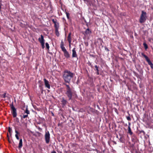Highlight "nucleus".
Instances as JSON below:
<instances>
[{
    "label": "nucleus",
    "instance_id": "38",
    "mask_svg": "<svg viewBox=\"0 0 153 153\" xmlns=\"http://www.w3.org/2000/svg\"><path fill=\"white\" fill-rule=\"evenodd\" d=\"M107 50H108V49H107Z\"/></svg>",
    "mask_w": 153,
    "mask_h": 153
},
{
    "label": "nucleus",
    "instance_id": "11",
    "mask_svg": "<svg viewBox=\"0 0 153 153\" xmlns=\"http://www.w3.org/2000/svg\"><path fill=\"white\" fill-rule=\"evenodd\" d=\"M67 40L69 44H71V33H70L68 36Z\"/></svg>",
    "mask_w": 153,
    "mask_h": 153
},
{
    "label": "nucleus",
    "instance_id": "33",
    "mask_svg": "<svg viewBox=\"0 0 153 153\" xmlns=\"http://www.w3.org/2000/svg\"><path fill=\"white\" fill-rule=\"evenodd\" d=\"M38 129H39V130L40 131H41V130H42V129L41 128H40L39 127L38 128Z\"/></svg>",
    "mask_w": 153,
    "mask_h": 153
},
{
    "label": "nucleus",
    "instance_id": "36",
    "mask_svg": "<svg viewBox=\"0 0 153 153\" xmlns=\"http://www.w3.org/2000/svg\"><path fill=\"white\" fill-rule=\"evenodd\" d=\"M2 1V0H0V2H1Z\"/></svg>",
    "mask_w": 153,
    "mask_h": 153
},
{
    "label": "nucleus",
    "instance_id": "22",
    "mask_svg": "<svg viewBox=\"0 0 153 153\" xmlns=\"http://www.w3.org/2000/svg\"><path fill=\"white\" fill-rule=\"evenodd\" d=\"M45 46L49 50L50 48V47L49 44L48 43L46 42L45 43Z\"/></svg>",
    "mask_w": 153,
    "mask_h": 153
},
{
    "label": "nucleus",
    "instance_id": "14",
    "mask_svg": "<svg viewBox=\"0 0 153 153\" xmlns=\"http://www.w3.org/2000/svg\"><path fill=\"white\" fill-rule=\"evenodd\" d=\"M22 146V139H20L19 140V148H21Z\"/></svg>",
    "mask_w": 153,
    "mask_h": 153
},
{
    "label": "nucleus",
    "instance_id": "37",
    "mask_svg": "<svg viewBox=\"0 0 153 153\" xmlns=\"http://www.w3.org/2000/svg\"><path fill=\"white\" fill-rule=\"evenodd\" d=\"M107 50H108V49H107Z\"/></svg>",
    "mask_w": 153,
    "mask_h": 153
},
{
    "label": "nucleus",
    "instance_id": "30",
    "mask_svg": "<svg viewBox=\"0 0 153 153\" xmlns=\"http://www.w3.org/2000/svg\"><path fill=\"white\" fill-rule=\"evenodd\" d=\"M1 2H0V11H1V7L2 4L1 3Z\"/></svg>",
    "mask_w": 153,
    "mask_h": 153
},
{
    "label": "nucleus",
    "instance_id": "8",
    "mask_svg": "<svg viewBox=\"0 0 153 153\" xmlns=\"http://www.w3.org/2000/svg\"><path fill=\"white\" fill-rule=\"evenodd\" d=\"M62 51L63 52L64 55L65 57L68 58L70 57V55L66 49Z\"/></svg>",
    "mask_w": 153,
    "mask_h": 153
},
{
    "label": "nucleus",
    "instance_id": "15",
    "mask_svg": "<svg viewBox=\"0 0 153 153\" xmlns=\"http://www.w3.org/2000/svg\"><path fill=\"white\" fill-rule=\"evenodd\" d=\"M85 34L86 35H87L91 33V31L90 30L89 28H87L85 31Z\"/></svg>",
    "mask_w": 153,
    "mask_h": 153
},
{
    "label": "nucleus",
    "instance_id": "12",
    "mask_svg": "<svg viewBox=\"0 0 153 153\" xmlns=\"http://www.w3.org/2000/svg\"><path fill=\"white\" fill-rule=\"evenodd\" d=\"M130 125H131L130 123H129L128 125V133L130 134L131 135L132 134V132L131 131V129Z\"/></svg>",
    "mask_w": 153,
    "mask_h": 153
},
{
    "label": "nucleus",
    "instance_id": "29",
    "mask_svg": "<svg viewBox=\"0 0 153 153\" xmlns=\"http://www.w3.org/2000/svg\"><path fill=\"white\" fill-rule=\"evenodd\" d=\"M2 97L3 98H5L6 97V93H4L2 95Z\"/></svg>",
    "mask_w": 153,
    "mask_h": 153
},
{
    "label": "nucleus",
    "instance_id": "35",
    "mask_svg": "<svg viewBox=\"0 0 153 153\" xmlns=\"http://www.w3.org/2000/svg\"><path fill=\"white\" fill-rule=\"evenodd\" d=\"M71 44H69V47H71Z\"/></svg>",
    "mask_w": 153,
    "mask_h": 153
},
{
    "label": "nucleus",
    "instance_id": "31",
    "mask_svg": "<svg viewBox=\"0 0 153 153\" xmlns=\"http://www.w3.org/2000/svg\"><path fill=\"white\" fill-rule=\"evenodd\" d=\"M36 133L38 134V135L39 136H40L41 135V133H39L38 132H37Z\"/></svg>",
    "mask_w": 153,
    "mask_h": 153
},
{
    "label": "nucleus",
    "instance_id": "7",
    "mask_svg": "<svg viewBox=\"0 0 153 153\" xmlns=\"http://www.w3.org/2000/svg\"><path fill=\"white\" fill-rule=\"evenodd\" d=\"M44 80L45 87L50 89V86L49 83L48 81L45 78L44 79Z\"/></svg>",
    "mask_w": 153,
    "mask_h": 153
},
{
    "label": "nucleus",
    "instance_id": "5",
    "mask_svg": "<svg viewBox=\"0 0 153 153\" xmlns=\"http://www.w3.org/2000/svg\"><path fill=\"white\" fill-rule=\"evenodd\" d=\"M141 55L145 58L148 64L150 66L151 68L153 69V64L150 61L148 57L143 53H142Z\"/></svg>",
    "mask_w": 153,
    "mask_h": 153
},
{
    "label": "nucleus",
    "instance_id": "13",
    "mask_svg": "<svg viewBox=\"0 0 153 153\" xmlns=\"http://www.w3.org/2000/svg\"><path fill=\"white\" fill-rule=\"evenodd\" d=\"M60 47L62 50L65 49V48L64 46V42L62 41L61 42L60 44Z\"/></svg>",
    "mask_w": 153,
    "mask_h": 153
},
{
    "label": "nucleus",
    "instance_id": "18",
    "mask_svg": "<svg viewBox=\"0 0 153 153\" xmlns=\"http://www.w3.org/2000/svg\"><path fill=\"white\" fill-rule=\"evenodd\" d=\"M55 31L56 35L57 36H59V34L58 31V29H55Z\"/></svg>",
    "mask_w": 153,
    "mask_h": 153
},
{
    "label": "nucleus",
    "instance_id": "9",
    "mask_svg": "<svg viewBox=\"0 0 153 153\" xmlns=\"http://www.w3.org/2000/svg\"><path fill=\"white\" fill-rule=\"evenodd\" d=\"M72 57H77V55L76 52L75 51V48H74L72 51Z\"/></svg>",
    "mask_w": 153,
    "mask_h": 153
},
{
    "label": "nucleus",
    "instance_id": "4",
    "mask_svg": "<svg viewBox=\"0 0 153 153\" xmlns=\"http://www.w3.org/2000/svg\"><path fill=\"white\" fill-rule=\"evenodd\" d=\"M45 137L46 143H49L50 140V134L48 131L45 132Z\"/></svg>",
    "mask_w": 153,
    "mask_h": 153
},
{
    "label": "nucleus",
    "instance_id": "32",
    "mask_svg": "<svg viewBox=\"0 0 153 153\" xmlns=\"http://www.w3.org/2000/svg\"><path fill=\"white\" fill-rule=\"evenodd\" d=\"M51 153H56V152L55 151H53V152H52Z\"/></svg>",
    "mask_w": 153,
    "mask_h": 153
},
{
    "label": "nucleus",
    "instance_id": "27",
    "mask_svg": "<svg viewBox=\"0 0 153 153\" xmlns=\"http://www.w3.org/2000/svg\"><path fill=\"white\" fill-rule=\"evenodd\" d=\"M28 116V114H27L26 115H23V118L25 119V118L27 117Z\"/></svg>",
    "mask_w": 153,
    "mask_h": 153
},
{
    "label": "nucleus",
    "instance_id": "34",
    "mask_svg": "<svg viewBox=\"0 0 153 153\" xmlns=\"http://www.w3.org/2000/svg\"><path fill=\"white\" fill-rule=\"evenodd\" d=\"M52 21H53V22L54 23V22H56L54 21V19H53L52 20Z\"/></svg>",
    "mask_w": 153,
    "mask_h": 153
},
{
    "label": "nucleus",
    "instance_id": "1",
    "mask_svg": "<svg viewBox=\"0 0 153 153\" xmlns=\"http://www.w3.org/2000/svg\"><path fill=\"white\" fill-rule=\"evenodd\" d=\"M74 74L70 71L66 70L64 71L63 77L65 82L69 83Z\"/></svg>",
    "mask_w": 153,
    "mask_h": 153
},
{
    "label": "nucleus",
    "instance_id": "2",
    "mask_svg": "<svg viewBox=\"0 0 153 153\" xmlns=\"http://www.w3.org/2000/svg\"><path fill=\"white\" fill-rule=\"evenodd\" d=\"M64 84L67 87L66 88V92L65 94L68 97L69 100H71L72 99L73 94L72 90L71 89L68 85L65 83Z\"/></svg>",
    "mask_w": 153,
    "mask_h": 153
},
{
    "label": "nucleus",
    "instance_id": "21",
    "mask_svg": "<svg viewBox=\"0 0 153 153\" xmlns=\"http://www.w3.org/2000/svg\"><path fill=\"white\" fill-rule=\"evenodd\" d=\"M62 102L63 104H65L66 103L67 101L63 98H62Z\"/></svg>",
    "mask_w": 153,
    "mask_h": 153
},
{
    "label": "nucleus",
    "instance_id": "3",
    "mask_svg": "<svg viewBox=\"0 0 153 153\" xmlns=\"http://www.w3.org/2000/svg\"><path fill=\"white\" fill-rule=\"evenodd\" d=\"M147 19L146 13L143 10H142L141 11V14L139 19L140 22L141 23H144L146 21Z\"/></svg>",
    "mask_w": 153,
    "mask_h": 153
},
{
    "label": "nucleus",
    "instance_id": "24",
    "mask_svg": "<svg viewBox=\"0 0 153 153\" xmlns=\"http://www.w3.org/2000/svg\"><path fill=\"white\" fill-rule=\"evenodd\" d=\"M95 67L96 68V69L97 71V74H99V72H98L99 70H98V67L97 66V65H95Z\"/></svg>",
    "mask_w": 153,
    "mask_h": 153
},
{
    "label": "nucleus",
    "instance_id": "23",
    "mask_svg": "<svg viewBox=\"0 0 153 153\" xmlns=\"http://www.w3.org/2000/svg\"><path fill=\"white\" fill-rule=\"evenodd\" d=\"M8 131L10 134V135L11 134H12V129H11V128L10 127H9L8 128Z\"/></svg>",
    "mask_w": 153,
    "mask_h": 153
},
{
    "label": "nucleus",
    "instance_id": "17",
    "mask_svg": "<svg viewBox=\"0 0 153 153\" xmlns=\"http://www.w3.org/2000/svg\"><path fill=\"white\" fill-rule=\"evenodd\" d=\"M15 132L16 133V134L15 135V137L16 138L19 140V137L18 136V134H19V133H18V132L16 130H15Z\"/></svg>",
    "mask_w": 153,
    "mask_h": 153
},
{
    "label": "nucleus",
    "instance_id": "10",
    "mask_svg": "<svg viewBox=\"0 0 153 153\" xmlns=\"http://www.w3.org/2000/svg\"><path fill=\"white\" fill-rule=\"evenodd\" d=\"M39 41L41 44L44 43V37L43 35H41V37L39 38L38 39Z\"/></svg>",
    "mask_w": 153,
    "mask_h": 153
},
{
    "label": "nucleus",
    "instance_id": "16",
    "mask_svg": "<svg viewBox=\"0 0 153 153\" xmlns=\"http://www.w3.org/2000/svg\"><path fill=\"white\" fill-rule=\"evenodd\" d=\"M54 23L55 29H58L59 27V23L56 22H54Z\"/></svg>",
    "mask_w": 153,
    "mask_h": 153
},
{
    "label": "nucleus",
    "instance_id": "28",
    "mask_svg": "<svg viewBox=\"0 0 153 153\" xmlns=\"http://www.w3.org/2000/svg\"><path fill=\"white\" fill-rule=\"evenodd\" d=\"M126 119L130 121L131 120V119L129 116H128L126 117Z\"/></svg>",
    "mask_w": 153,
    "mask_h": 153
},
{
    "label": "nucleus",
    "instance_id": "20",
    "mask_svg": "<svg viewBox=\"0 0 153 153\" xmlns=\"http://www.w3.org/2000/svg\"><path fill=\"white\" fill-rule=\"evenodd\" d=\"M25 113H26L27 114H30V111L29 110H28L27 107L26 109V110L25 111Z\"/></svg>",
    "mask_w": 153,
    "mask_h": 153
},
{
    "label": "nucleus",
    "instance_id": "25",
    "mask_svg": "<svg viewBox=\"0 0 153 153\" xmlns=\"http://www.w3.org/2000/svg\"><path fill=\"white\" fill-rule=\"evenodd\" d=\"M41 44V45L42 47V49H44L45 47L44 43H42V44Z\"/></svg>",
    "mask_w": 153,
    "mask_h": 153
},
{
    "label": "nucleus",
    "instance_id": "6",
    "mask_svg": "<svg viewBox=\"0 0 153 153\" xmlns=\"http://www.w3.org/2000/svg\"><path fill=\"white\" fill-rule=\"evenodd\" d=\"M11 108L12 109V114L14 117H16L17 116L16 110L13 104L11 105Z\"/></svg>",
    "mask_w": 153,
    "mask_h": 153
},
{
    "label": "nucleus",
    "instance_id": "19",
    "mask_svg": "<svg viewBox=\"0 0 153 153\" xmlns=\"http://www.w3.org/2000/svg\"><path fill=\"white\" fill-rule=\"evenodd\" d=\"M143 45L144 47L145 50H146L148 48L147 45L146 43L144 42L143 43Z\"/></svg>",
    "mask_w": 153,
    "mask_h": 153
},
{
    "label": "nucleus",
    "instance_id": "26",
    "mask_svg": "<svg viewBox=\"0 0 153 153\" xmlns=\"http://www.w3.org/2000/svg\"><path fill=\"white\" fill-rule=\"evenodd\" d=\"M66 15L67 18H68V19L69 18V13H68L66 12Z\"/></svg>",
    "mask_w": 153,
    "mask_h": 153
}]
</instances>
